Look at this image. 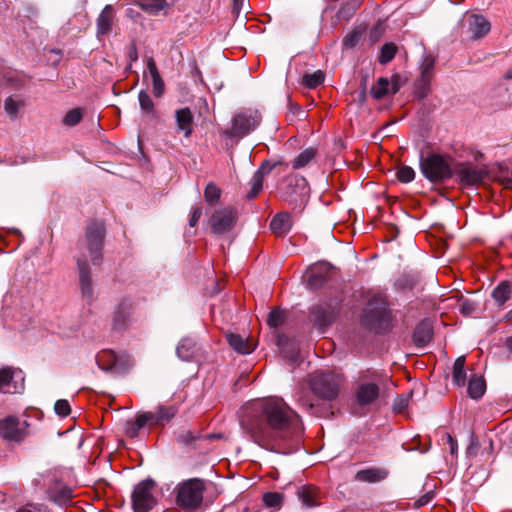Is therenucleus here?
Here are the masks:
<instances>
[{"mask_svg":"<svg viewBox=\"0 0 512 512\" xmlns=\"http://www.w3.org/2000/svg\"><path fill=\"white\" fill-rule=\"evenodd\" d=\"M240 426L261 448L284 455L298 450L304 432L299 414L281 398L251 403L243 411Z\"/></svg>","mask_w":512,"mask_h":512,"instance_id":"obj_1","label":"nucleus"},{"mask_svg":"<svg viewBox=\"0 0 512 512\" xmlns=\"http://www.w3.org/2000/svg\"><path fill=\"white\" fill-rule=\"evenodd\" d=\"M205 482L200 478H190L177 484L174 489L175 504L185 512L197 511L203 502Z\"/></svg>","mask_w":512,"mask_h":512,"instance_id":"obj_2","label":"nucleus"},{"mask_svg":"<svg viewBox=\"0 0 512 512\" xmlns=\"http://www.w3.org/2000/svg\"><path fill=\"white\" fill-rule=\"evenodd\" d=\"M390 312L386 301L380 297L369 300L361 317V323L375 333H386L390 330Z\"/></svg>","mask_w":512,"mask_h":512,"instance_id":"obj_3","label":"nucleus"},{"mask_svg":"<svg viewBox=\"0 0 512 512\" xmlns=\"http://www.w3.org/2000/svg\"><path fill=\"white\" fill-rule=\"evenodd\" d=\"M449 157L438 153L420 155L419 167L422 175L431 183H443L453 176Z\"/></svg>","mask_w":512,"mask_h":512,"instance_id":"obj_4","label":"nucleus"},{"mask_svg":"<svg viewBox=\"0 0 512 512\" xmlns=\"http://www.w3.org/2000/svg\"><path fill=\"white\" fill-rule=\"evenodd\" d=\"M105 237L106 226L103 221L91 220L87 224L83 244L94 266L102 263Z\"/></svg>","mask_w":512,"mask_h":512,"instance_id":"obj_5","label":"nucleus"},{"mask_svg":"<svg viewBox=\"0 0 512 512\" xmlns=\"http://www.w3.org/2000/svg\"><path fill=\"white\" fill-rule=\"evenodd\" d=\"M340 384V376L329 371H315L309 379L312 392L327 401H332L338 396Z\"/></svg>","mask_w":512,"mask_h":512,"instance_id":"obj_6","label":"nucleus"},{"mask_svg":"<svg viewBox=\"0 0 512 512\" xmlns=\"http://www.w3.org/2000/svg\"><path fill=\"white\" fill-rule=\"evenodd\" d=\"M340 313V302L336 300L321 302L312 305L309 309V318L322 333L330 327Z\"/></svg>","mask_w":512,"mask_h":512,"instance_id":"obj_7","label":"nucleus"},{"mask_svg":"<svg viewBox=\"0 0 512 512\" xmlns=\"http://www.w3.org/2000/svg\"><path fill=\"white\" fill-rule=\"evenodd\" d=\"M260 122L261 115L258 112H240L233 117L231 128L225 129L222 134L231 139H241L254 131Z\"/></svg>","mask_w":512,"mask_h":512,"instance_id":"obj_8","label":"nucleus"},{"mask_svg":"<svg viewBox=\"0 0 512 512\" xmlns=\"http://www.w3.org/2000/svg\"><path fill=\"white\" fill-rule=\"evenodd\" d=\"M156 483L153 479L147 478L139 482L131 495L132 509L134 512H149L157 504L153 495Z\"/></svg>","mask_w":512,"mask_h":512,"instance_id":"obj_9","label":"nucleus"},{"mask_svg":"<svg viewBox=\"0 0 512 512\" xmlns=\"http://www.w3.org/2000/svg\"><path fill=\"white\" fill-rule=\"evenodd\" d=\"M96 363L101 370L116 374H125L133 366L129 355H117L109 349H104L97 353Z\"/></svg>","mask_w":512,"mask_h":512,"instance_id":"obj_10","label":"nucleus"},{"mask_svg":"<svg viewBox=\"0 0 512 512\" xmlns=\"http://www.w3.org/2000/svg\"><path fill=\"white\" fill-rule=\"evenodd\" d=\"M29 423L16 416L0 420V437L10 443L20 444L29 436Z\"/></svg>","mask_w":512,"mask_h":512,"instance_id":"obj_11","label":"nucleus"},{"mask_svg":"<svg viewBox=\"0 0 512 512\" xmlns=\"http://www.w3.org/2000/svg\"><path fill=\"white\" fill-rule=\"evenodd\" d=\"M237 221V211L231 206L215 210L210 219L211 232L215 235H223L230 232Z\"/></svg>","mask_w":512,"mask_h":512,"instance_id":"obj_12","label":"nucleus"},{"mask_svg":"<svg viewBox=\"0 0 512 512\" xmlns=\"http://www.w3.org/2000/svg\"><path fill=\"white\" fill-rule=\"evenodd\" d=\"M46 494L50 502L61 507L69 506L74 497L72 489L56 477L50 481Z\"/></svg>","mask_w":512,"mask_h":512,"instance_id":"obj_13","label":"nucleus"},{"mask_svg":"<svg viewBox=\"0 0 512 512\" xmlns=\"http://www.w3.org/2000/svg\"><path fill=\"white\" fill-rule=\"evenodd\" d=\"M307 181L304 177L291 175L285 178L279 194L280 198L290 203L297 202V197L306 194Z\"/></svg>","mask_w":512,"mask_h":512,"instance_id":"obj_14","label":"nucleus"},{"mask_svg":"<svg viewBox=\"0 0 512 512\" xmlns=\"http://www.w3.org/2000/svg\"><path fill=\"white\" fill-rule=\"evenodd\" d=\"M76 264H77L79 289H80L81 297L85 301L90 303L94 297V288H93L91 268H90L85 256L78 257L76 259Z\"/></svg>","mask_w":512,"mask_h":512,"instance_id":"obj_15","label":"nucleus"},{"mask_svg":"<svg viewBox=\"0 0 512 512\" xmlns=\"http://www.w3.org/2000/svg\"><path fill=\"white\" fill-rule=\"evenodd\" d=\"M150 420V427H164L178 413L177 405H159L155 411H146Z\"/></svg>","mask_w":512,"mask_h":512,"instance_id":"obj_16","label":"nucleus"},{"mask_svg":"<svg viewBox=\"0 0 512 512\" xmlns=\"http://www.w3.org/2000/svg\"><path fill=\"white\" fill-rule=\"evenodd\" d=\"M471 39H480L487 35L491 30L489 20L480 14H469L465 18Z\"/></svg>","mask_w":512,"mask_h":512,"instance_id":"obj_17","label":"nucleus"},{"mask_svg":"<svg viewBox=\"0 0 512 512\" xmlns=\"http://www.w3.org/2000/svg\"><path fill=\"white\" fill-rule=\"evenodd\" d=\"M461 184L466 186H474L483 182L488 172L485 169H478L470 165L462 166L456 171Z\"/></svg>","mask_w":512,"mask_h":512,"instance_id":"obj_18","label":"nucleus"},{"mask_svg":"<svg viewBox=\"0 0 512 512\" xmlns=\"http://www.w3.org/2000/svg\"><path fill=\"white\" fill-rule=\"evenodd\" d=\"M276 165L277 163L270 164L269 161L262 162L258 170L252 176L250 181L251 189L247 193V199H254L259 194L263 187L264 177L268 175Z\"/></svg>","mask_w":512,"mask_h":512,"instance_id":"obj_19","label":"nucleus"},{"mask_svg":"<svg viewBox=\"0 0 512 512\" xmlns=\"http://www.w3.org/2000/svg\"><path fill=\"white\" fill-rule=\"evenodd\" d=\"M220 434L210 433L207 435H202L199 432H193L191 430H182L178 432L176 436V441L178 444L185 446V447H191V448H197V443L200 441H210L215 438H220Z\"/></svg>","mask_w":512,"mask_h":512,"instance_id":"obj_20","label":"nucleus"},{"mask_svg":"<svg viewBox=\"0 0 512 512\" xmlns=\"http://www.w3.org/2000/svg\"><path fill=\"white\" fill-rule=\"evenodd\" d=\"M433 338V326L430 320L424 319L414 329L412 339L417 348L426 347Z\"/></svg>","mask_w":512,"mask_h":512,"instance_id":"obj_21","label":"nucleus"},{"mask_svg":"<svg viewBox=\"0 0 512 512\" xmlns=\"http://www.w3.org/2000/svg\"><path fill=\"white\" fill-rule=\"evenodd\" d=\"M175 120L177 131L182 132L185 137H190L193 133L194 116L189 107L177 109L175 111Z\"/></svg>","mask_w":512,"mask_h":512,"instance_id":"obj_22","label":"nucleus"},{"mask_svg":"<svg viewBox=\"0 0 512 512\" xmlns=\"http://www.w3.org/2000/svg\"><path fill=\"white\" fill-rule=\"evenodd\" d=\"M115 18V10L112 5H106L101 13L99 14L96 25H97V37L110 33L112 29V23Z\"/></svg>","mask_w":512,"mask_h":512,"instance_id":"obj_23","label":"nucleus"},{"mask_svg":"<svg viewBox=\"0 0 512 512\" xmlns=\"http://www.w3.org/2000/svg\"><path fill=\"white\" fill-rule=\"evenodd\" d=\"M297 496L302 504L307 508H313L320 505V492L313 485H303L297 489Z\"/></svg>","mask_w":512,"mask_h":512,"instance_id":"obj_24","label":"nucleus"},{"mask_svg":"<svg viewBox=\"0 0 512 512\" xmlns=\"http://www.w3.org/2000/svg\"><path fill=\"white\" fill-rule=\"evenodd\" d=\"M379 397V387L375 383L360 384L357 392V403L361 406L373 403Z\"/></svg>","mask_w":512,"mask_h":512,"instance_id":"obj_25","label":"nucleus"},{"mask_svg":"<svg viewBox=\"0 0 512 512\" xmlns=\"http://www.w3.org/2000/svg\"><path fill=\"white\" fill-rule=\"evenodd\" d=\"M292 228V219L289 213L279 212L270 222V230L278 237L285 236Z\"/></svg>","mask_w":512,"mask_h":512,"instance_id":"obj_26","label":"nucleus"},{"mask_svg":"<svg viewBox=\"0 0 512 512\" xmlns=\"http://www.w3.org/2000/svg\"><path fill=\"white\" fill-rule=\"evenodd\" d=\"M389 471L385 468L371 467L359 470L355 480L367 483H377L388 477Z\"/></svg>","mask_w":512,"mask_h":512,"instance_id":"obj_27","label":"nucleus"},{"mask_svg":"<svg viewBox=\"0 0 512 512\" xmlns=\"http://www.w3.org/2000/svg\"><path fill=\"white\" fill-rule=\"evenodd\" d=\"M146 425L150 426V420L146 411L138 413L135 420H128L125 422V435L129 438H136L139 436L141 429H143Z\"/></svg>","mask_w":512,"mask_h":512,"instance_id":"obj_28","label":"nucleus"},{"mask_svg":"<svg viewBox=\"0 0 512 512\" xmlns=\"http://www.w3.org/2000/svg\"><path fill=\"white\" fill-rule=\"evenodd\" d=\"M226 340L229 346L240 354H249L255 349V345L248 338L236 333H226Z\"/></svg>","mask_w":512,"mask_h":512,"instance_id":"obj_29","label":"nucleus"},{"mask_svg":"<svg viewBox=\"0 0 512 512\" xmlns=\"http://www.w3.org/2000/svg\"><path fill=\"white\" fill-rule=\"evenodd\" d=\"M131 303L127 300L122 301L118 304L112 322V328L114 330H122L126 327L131 311Z\"/></svg>","mask_w":512,"mask_h":512,"instance_id":"obj_30","label":"nucleus"},{"mask_svg":"<svg viewBox=\"0 0 512 512\" xmlns=\"http://www.w3.org/2000/svg\"><path fill=\"white\" fill-rule=\"evenodd\" d=\"M147 68L152 77L153 94L155 97L160 98L165 92V83L159 73L155 60L150 57L147 60Z\"/></svg>","mask_w":512,"mask_h":512,"instance_id":"obj_31","label":"nucleus"},{"mask_svg":"<svg viewBox=\"0 0 512 512\" xmlns=\"http://www.w3.org/2000/svg\"><path fill=\"white\" fill-rule=\"evenodd\" d=\"M300 403L311 415L319 418H329L334 414L330 404L320 403L318 401L310 402L304 399H301Z\"/></svg>","mask_w":512,"mask_h":512,"instance_id":"obj_32","label":"nucleus"},{"mask_svg":"<svg viewBox=\"0 0 512 512\" xmlns=\"http://www.w3.org/2000/svg\"><path fill=\"white\" fill-rule=\"evenodd\" d=\"M420 277L418 273H403L398 276L394 282L396 290L401 292L411 291L419 283Z\"/></svg>","mask_w":512,"mask_h":512,"instance_id":"obj_33","label":"nucleus"},{"mask_svg":"<svg viewBox=\"0 0 512 512\" xmlns=\"http://www.w3.org/2000/svg\"><path fill=\"white\" fill-rule=\"evenodd\" d=\"M486 391V382L482 376L472 375L468 381L467 392L470 398L480 399Z\"/></svg>","mask_w":512,"mask_h":512,"instance_id":"obj_34","label":"nucleus"},{"mask_svg":"<svg viewBox=\"0 0 512 512\" xmlns=\"http://www.w3.org/2000/svg\"><path fill=\"white\" fill-rule=\"evenodd\" d=\"M512 283L508 280L501 281L492 291V298L499 305L505 304L511 297Z\"/></svg>","mask_w":512,"mask_h":512,"instance_id":"obj_35","label":"nucleus"},{"mask_svg":"<svg viewBox=\"0 0 512 512\" xmlns=\"http://www.w3.org/2000/svg\"><path fill=\"white\" fill-rule=\"evenodd\" d=\"M465 363V356H459L453 365L452 381L459 387L464 386L466 382Z\"/></svg>","mask_w":512,"mask_h":512,"instance_id":"obj_36","label":"nucleus"},{"mask_svg":"<svg viewBox=\"0 0 512 512\" xmlns=\"http://www.w3.org/2000/svg\"><path fill=\"white\" fill-rule=\"evenodd\" d=\"M316 149L309 147L302 151L292 162L293 169H301L307 166L316 156Z\"/></svg>","mask_w":512,"mask_h":512,"instance_id":"obj_37","label":"nucleus"},{"mask_svg":"<svg viewBox=\"0 0 512 512\" xmlns=\"http://www.w3.org/2000/svg\"><path fill=\"white\" fill-rule=\"evenodd\" d=\"M324 80L325 74L321 70H317L313 73L304 74L301 83L309 89H315L320 86Z\"/></svg>","mask_w":512,"mask_h":512,"instance_id":"obj_38","label":"nucleus"},{"mask_svg":"<svg viewBox=\"0 0 512 512\" xmlns=\"http://www.w3.org/2000/svg\"><path fill=\"white\" fill-rule=\"evenodd\" d=\"M390 82L385 77H380L370 89L372 97L376 100L384 98L389 92Z\"/></svg>","mask_w":512,"mask_h":512,"instance_id":"obj_39","label":"nucleus"},{"mask_svg":"<svg viewBox=\"0 0 512 512\" xmlns=\"http://www.w3.org/2000/svg\"><path fill=\"white\" fill-rule=\"evenodd\" d=\"M436 58L431 54L423 56L420 65V77L433 79Z\"/></svg>","mask_w":512,"mask_h":512,"instance_id":"obj_40","label":"nucleus"},{"mask_svg":"<svg viewBox=\"0 0 512 512\" xmlns=\"http://www.w3.org/2000/svg\"><path fill=\"white\" fill-rule=\"evenodd\" d=\"M139 6L143 11L151 15H157L167 6V3L165 0H142Z\"/></svg>","mask_w":512,"mask_h":512,"instance_id":"obj_41","label":"nucleus"},{"mask_svg":"<svg viewBox=\"0 0 512 512\" xmlns=\"http://www.w3.org/2000/svg\"><path fill=\"white\" fill-rule=\"evenodd\" d=\"M431 81L432 79L430 78H424L420 76L416 80L414 94L419 100H423L429 95Z\"/></svg>","mask_w":512,"mask_h":512,"instance_id":"obj_42","label":"nucleus"},{"mask_svg":"<svg viewBox=\"0 0 512 512\" xmlns=\"http://www.w3.org/2000/svg\"><path fill=\"white\" fill-rule=\"evenodd\" d=\"M138 100H139L140 108L145 114H148V115L155 114L154 102L146 90H141L139 92Z\"/></svg>","mask_w":512,"mask_h":512,"instance_id":"obj_43","label":"nucleus"},{"mask_svg":"<svg viewBox=\"0 0 512 512\" xmlns=\"http://www.w3.org/2000/svg\"><path fill=\"white\" fill-rule=\"evenodd\" d=\"M397 52V46L392 43H385L380 49V55L378 58L379 63L387 64L395 57Z\"/></svg>","mask_w":512,"mask_h":512,"instance_id":"obj_44","label":"nucleus"},{"mask_svg":"<svg viewBox=\"0 0 512 512\" xmlns=\"http://www.w3.org/2000/svg\"><path fill=\"white\" fill-rule=\"evenodd\" d=\"M220 196H221L220 188L212 182L208 183L204 190L205 201L208 204L213 205L218 202V200L220 199Z\"/></svg>","mask_w":512,"mask_h":512,"instance_id":"obj_45","label":"nucleus"},{"mask_svg":"<svg viewBox=\"0 0 512 512\" xmlns=\"http://www.w3.org/2000/svg\"><path fill=\"white\" fill-rule=\"evenodd\" d=\"M263 502L269 508L279 509L283 503V494L278 492H266L263 494Z\"/></svg>","mask_w":512,"mask_h":512,"instance_id":"obj_46","label":"nucleus"},{"mask_svg":"<svg viewBox=\"0 0 512 512\" xmlns=\"http://www.w3.org/2000/svg\"><path fill=\"white\" fill-rule=\"evenodd\" d=\"M5 85L9 88L18 90L23 87L24 79L18 75L16 72H7L4 75Z\"/></svg>","mask_w":512,"mask_h":512,"instance_id":"obj_47","label":"nucleus"},{"mask_svg":"<svg viewBox=\"0 0 512 512\" xmlns=\"http://www.w3.org/2000/svg\"><path fill=\"white\" fill-rule=\"evenodd\" d=\"M83 118V113L80 108H74L69 110L64 118H63V124L66 126H75L78 123L81 122Z\"/></svg>","mask_w":512,"mask_h":512,"instance_id":"obj_48","label":"nucleus"},{"mask_svg":"<svg viewBox=\"0 0 512 512\" xmlns=\"http://www.w3.org/2000/svg\"><path fill=\"white\" fill-rule=\"evenodd\" d=\"M285 313L280 309H272L268 314L267 323L272 328H277L284 323Z\"/></svg>","mask_w":512,"mask_h":512,"instance_id":"obj_49","label":"nucleus"},{"mask_svg":"<svg viewBox=\"0 0 512 512\" xmlns=\"http://www.w3.org/2000/svg\"><path fill=\"white\" fill-rule=\"evenodd\" d=\"M362 32L360 30H353L348 33L342 40V44L347 49H353L360 42Z\"/></svg>","mask_w":512,"mask_h":512,"instance_id":"obj_50","label":"nucleus"},{"mask_svg":"<svg viewBox=\"0 0 512 512\" xmlns=\"http://www.w3.org/2000/svg\"><path fill=\"white\" fill-rule=\"evenodd\" d=\"M397 179L401 183H410L415 179V171L408 165H403L397 171Z\"/></svg>","mask_w":512,"mask_h":512,"instance_id":"obj_51","label":"nucleus"},{"mask_svg":"<svg viewBox=\"0 0 512 512\" xmlns=\"http://www.w3.org/2000/svg\"><path fill=\"white\" fill-rule=\"evenodd\" d=\"M480 447L481 445L478 437L474 434V432H471L469 437V445L466 448L467 457H476L480 450Z\"/></svg>","mask_w":512,"mask_h":512,"instance_id":"obj_52","label":"nucleus"},{"mask_svg":"<svg viewBox=\"0 0 512 512\" xmlns=\"http://www.w3.org/2000/svg\"><path fill=\"white\" fill-rule=\"evenodd\" d=\"M54 411L60 417H66L71 413V407L67 400L59 399L54 404Z\"/></svg>","mask_w":512,"mask_h":512,"instance_id":"obj_53","label":"nucleus"},{"mask_svg":"<svg viewBox=\"0 0 512 512\" xmlns=\"http://www.w3.org/2000/svg\"><path fill=\"white\" fill-rule=\"evenodd\" d=\"M21 105V102L15 101L12 97H8L5 100L4 109L11 118H15Z\"/></svg>","mask_w":512,"mask_h":512,"instance_id":"obj_54","label":"nucleus"},{"mask_svg":"<svg viewBox=\"0 0 512 512\" xmlns=\"http://www.w3.org/2000/svg\"><path fill=\"white\" fill-rule=\"evenodd\" d=\"M192 343L189 340H182L177 346L176 352L177 355L183 359L188 360L192 353H190Z\"/></svg>","mask_w":512,"mask_h":512,"instance_id":"obj_55","label":"nucleus"},{"mask_svg":"<svg viewBox=\"0 0 512 512\" xmlns=\"http://www.w3.org/2000/svg\"><path fill=\"white\" fill-rule=\"evenodd\" d=\"M477 309V305L475 302L464 299L460 303V312L465 316L472 315Z\"/></svg>","mask_w":512,"mask_h":512,"instance_id":"obj_56","label":"nucleus"},{"mask_svg":"<svg viewBox=\"0 0 512 512\" xmlns=\"http://www.w3.org/2000/svg\"><path fill=\"white\" fill-rule=\"evenodd\" d=\"M389 82H390V86H391V94L394 95L404 85L405 80H403V78L399 74H394L391 77V81H389Z\"/></svg>","mask_w":512,"mask_h":512,"instance_id":"obj_57","label":"nucleus"},{"mask_svg":"<svg viewBox=\"0 0 512 512\" xmlns=\"http://www.w3.org/2000/svg\"><path fill=\"white\" fill-rule=\"evenodd\" d=\"M13 379V374L10 369L0 370V389L7 387Z\"/></svg>","mask_w":512,"mask_h":512,"instance_id":"obj_58","label":"nucleus"},{"mask_svg":"<svg viewBox=\"0 0 512 512\" xmlns=\"http://www.w3.org/2000/svg\"><path fill=\"white\" fill-rule=\"evenodd\" d=\"M324 282L325 277L322 276L321 274L316 273L311 274L308 279V285L313 289L321 287L324 284Z\"/></svg>","mask_w":512,"mask_h":512,"instance_id":"obj_59","label":"nucleus"},{"mask_svg":"<svg viewBox=\"0 0 512 512\" xmlns=\"http://www.w3.org/2000/svg\"><path fill=\"white\" fill-rule=\"evenodd\" d=\"M42 504L29 502L25 505L18 507L14 512H40Z\"/></svg>","mask_w":512,"mask_h":512,"instance_id":"obj_60","label":"nucleus"},{"mask_svg":"<svg viewBox=\"0 0 512 512\" xmlns=\"http://www.w3.org/2000/svg\"><path fill=\"white\" fill-rule=\"evenodd\" d=\"M434 496H435L434 491H428L415 501L414 506L416 508L423 507V506L429 504L432 501V499L434 498Z\"/></svg>","mask_w":512,"mask_h":512,"instance_id":"obj_61","label":"nucleus"},{"mask_svg":"<svg viewBox=\"0 0 512 512\" xmlns=\"http://www.w3.org/2000/svg\"><path fill=\"white\" fill-rule=\"evenodd\" d=\"M201 215H202V208L201 207L194 208L192 211L191 217L189 219V226L195 227L197 225Z\"/></svg>","mask_w":512,"mask_h":512,"instance_id":"obj_62","label":"nucleus"},{"mask_svg":"<svg viewBox=\"0 0 512 512\" xmlns=\"http://www.w3.org/2000/svg\"><path fill=\"white\" fill-rule=\"evenodd\" d=\"M448 444L450 446L451 455H455L457 453L458 443L455 438H453L450 434H447Z\"/></svg>","mask_w":512,"mask_h":512,"instance_id":"obj_63","label":"nucleus"},{"mask_svg":"<svg viewBox=\"0 0 512 512\" xmlns=\"http://www.w3.org/2000/svg\"><path fill=\"white\" fill-rule=\"evenodd\" d=\"M128 58L130 62H135L138 60V52L135 44H132L128 51Z\"/></svg>","mask_w":512,"mask_h":512,"instance_id":"obj_64","label":"nucleus"}]
</instances>
